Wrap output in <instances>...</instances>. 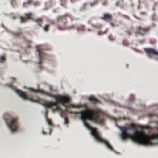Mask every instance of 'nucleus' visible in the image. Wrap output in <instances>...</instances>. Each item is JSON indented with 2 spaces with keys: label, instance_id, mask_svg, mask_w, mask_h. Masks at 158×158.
<instances>
[{
  "label": "nucleus",
  "instance_id": "1",
  "mask_svg": "<svg viewBox=\"0 0 158 158\" xmlns=\"http://www.w3.org/2000/svg\"><path fill=\"white\" fill-rule=\"evenodd\" d=\"M106 115L105 113L98 109H96L94 111L88 110L81 113V118L85 126L88 129L90 130L91 134L96 139L98 142L104 143L109 149L112 150V146L107 141L101 137L97 129L92 128L85 121L86 120H89L96 123L103 125L104 123V118L101 116Z\"/></svg>",
  "mask_w": 158,
  "mask_h": 158
},
{
  "label": "nucleus",
  "instance_id": "2",
  "mask_svg": "<svg viewBox=\"0 0 158 158\" xmlns=\"http://www.w3.org/2000/svg\"><path fill=\"white\" fill-rule=\"evenodd\" d=\"M121 129L122 133L120 136L123 140L129 138L138 144L150 145L152 144V139H158V133L152 136H149L142 131H137L136 126L133 124H131L127 127H122Z\"/></svg>",
  "mask_w": 158,
  "mask_h": 158
},
{
  "label": "nucleus",
  "instance_id": "3",
  "mask_svg": "<svg viewBox=\"0 0 158 158\" xmlns=\"http://www.w3.org/2000/svg\"><path fill=\"white\" fill-rule=\"evenodd\" d=\"M41 92L47 96L54 98L56 103L51 102H44L43 104L47 108H50L53 110H57L59 109L57 103L61 104L63 106L66 108H79L81 106L78 105H74L70 102V97L68 95H61L59 94L55 95L52 92H47L41 91Z\"/></svg>",
  "mask_w": 158,
  "mask_h": 158
},
{
  "label": "nucleus",
  "instance_id": "4",
  "mask_svg": "<svg viewBox=\"0 0 158 158\" xmlns=\"http://www.w3.org/2000/svg\"><path fill=\"white\" fill-rule=\"evenodd\" d=\"M5 116H7L8 117V118H6L5 116L4 119L6 122L11 131L15 132L19 127L18 118L16 117L14 118L10 117L8 114H7Z\"/></svg>",
  "mask_w": 158,
  "mask_h": 158
},
{
  "label": "nucleus",
  "instance_id": "5",
  "mask_svg": "<svg viewBox=\"0 0 158 158\" xmlns=\"http://www.w3.org/2000/svg\"><path fill=\"white\" fill-rule=\"evenodd\" d=\"M9 86L11 88L14 89L15 91L23 99L28 100L34 102H40V100L39 98H37L35 100H34L31 97L27 96V95L24 92L17 89L15 88L11 84Z\"/></svg>",
  "mask_w": 158,
  "mask_h": 158
},
{
  "label": "nucleus",
  "instance_id": "6",
  "mask_svg": "<svg viewBox=\"0 0 158 158\" xmlns=\"http://www.w3.org/2000/svg\"><path fill=\"white\" fill-rule=\"evenodd\" d=\"M25 17H20L21 22L24 23L29 19H31L34 21L36 22L39 26L41 27L42 23V21L41 19L38 18H33L32 15L31 13L25 14Z\"/></svg>",
  "mask_w": 158,
  "mask_h": 158
},
{
  "label": "nucleus",
  "instance_id": "7",
  "mask_svg": "<svg viewBox=\"0 0 158 158\" xmlns=\"http://www.w3.org/2000/svg\"><path fill=\"white\" fill-rule=\"evenodd\" d=\"M42 51L43 50H36L37 53L38 54L39 56V60L37 62V64L39 65V67L40 69H41L42 68L41 64L43 62L45 56V53Z\"/></svg>",
  "mask_w": 158,
  "mask_h": 158
},
{
  "label": "nucleus",
  "instance_id": "8",
  "mask_svg": "<svg viewBox=\"0 0 158 158\" xmlns=\"http://www.w3.org/2000/svg\"><path fill=\"white\" fill-rule=\"evenodd\" d=\"M150 29L149 27H137V32L141 35H143L148 32Z\"/></svg>",
  "mask_w": 158,
  "mask_h": 158
},
{
  "label": "nucleus",
  "instance_id": "9",
  "mask_svg": "<svg viewBox=\"0 0 158 158\" xmlns=\"http://www.w3.org/2000/svg\"><path fill=\"white\" fill-rule=\"evenodd\" d=\"M145 52L149 57H151L152 55H158V51L157 52L156 50H145Z\"/></svg>",
  "mask_w": 158,
  "mask_h": 158
},
{
  "label": "nucleus",
  "instance_id": "10",
  "mask_svg": "<svg viewBox=\"0 0 158 158\" xmlns=\"http://www.w3.org/2000/svg\"><path fill=\"white\" fill-rule=\"evenodd\" d=\"M101 19L110 22L112 19V16L109 14L105 13L103 15V16L101 17Z\"/></svg>",
  "mask_w": 158,
  "mask_h": 158
},
{
  "label": "nucleus",
  "instance_id": "11",
  "mask_svg": "<svg viewBox=\"0 0 158 158\" xmlns=\"http://www.w3.org/2000/svg\"><path fill=\"white\" fill-rule=\"evenodd\" d=\"M88 99L93 104H95L97 103H98L99 102V101L98 99L95 98L94 96H91L89 97Z\"/></svg>",
  "mask_w": 158,
  "mask_h": 158
},
{
  "label": "nucleus",
  "instance_id": "12",
  "mask_svg": "<svg viewBox=\"0 0 158 158\" xmlns=\"http://www.w3.org/2000/svg\"><path fill=\"white\" fill-rule=\"evenodd\" d=\"M78 31H84L85 30V26L83 25H81L77 27Z\"/></svg>",
  "mask_w": 158,
  "mask_h": 158
},
{
  "label": "nucleus",
  "instance_id": "13",
  "mask_svg": "<svg viewBox=\"0 0 158 158\" xmlns=\"http://www.w3.org/2000/svg\"><path fill=\"white\" fill-rule=\"evenodd\" d=\"M5 55H3L0 57V62L2 63L5 60Z\"/></svg>",
  "mask_w": 158,
  "mask_h": 158
},
{
  "label": "nucleus",
  "instance_id": "14",
  "mask_svg": "<svg viewBox=\"0 0 158 158\" xmlns=\"http://www.w3.org/2000/svg\"><path fill=\"white\" fill-rule=\"evenodd\" d=\"M21 35V32L19 31L14 33L13 34L15 37H18L19 36Z\"/></svg>",
  "mask_w": 158,
  "mask_h": 158
},
{
  "label": "nucleus",
  "instance_id": "15",
  "mask_svg": "<svg viewBox=\"0 0 158 158\" xmlns=\"http://www.w3.org/2000/svg\"><path fill=\"white\" fill-rule=\"evenodd\" d=\"M46 121L48 124L50 126H52V122L51 120L48 119V118H46Z\"/></svg>",
  "mask_w": 158,
  "mask_h": 158
},
{
  "label": "nucleus",
  "instance_id": "16",
  "mask_svg": "<svg viewBox=\"0 0 158 158\" xmlns=\"http://www.w3.org/2000/svg\"><path fill=\"white\" fill-rule=\"evenodd\" d=\"M58 27L59 29L64 30L65 28V24L64 23L63 25L61 26H58Z\"/></svg>",
  "mask_w": 158,
  "mask_h": 158
},
{
  "label": "nucleus",
  "instance_id": "17",
  "mask_svg": "<svg viewBox=\"0 0 158 158\" xmlns=\"http://www.w3.org/2000/svg\"><path fill=\"white\" fill-rule=\"evenodd\" d=\"M66 15H63L62 16L59 17L58 18V20H61L62 19H65V16Z\"/></svg>",
  "mask_w": 158,
  "mask_h": 158
},
{
  "label": "nucleus",
  "instance_id": "18",
  "mask_svg": "<svg viewBox=\"0 0 158 158\" xmlns=\"http://www.w3.org/2000/svg\"><path fill=\"white\" fill-rule=\"evenodd\" d=\"M33 5L35 6H38L40 5V3L38 1H35L33 2Z\"/></svg>",
  "mask_w": 158,
  "mask_h": 158
},
{
  "label": "nucleus",
  "instance_id": "19",
  "mask_svg": "<svg viewBox=\"0 0 158 158\" xmlns=\"http://www.w3.org/2000/svg\"><path fill=\"white\" fill-rule=\"evenodd\" d=\"M129 44V43L126 40H124L123 42V44L125 46H127Z\"/></svg>",
  "mask_w": 158,
  "mask_h": 158
},
{
  "label": "nucleus",
  "instance_id": "20",
  "mask_svg": "<svg viewBox=\"0 0 158 158\" xmlns=\"http://www.w3.org/2000/svg\"><path fill=\"white\" fill-rule=\"evenodd\" d=\"M48 25H46L44 27V31H48Z\"/></svg>",
  "mask_w": 158,
  "mask_h": 158
},
{
  "label": "nucleus",
  "instance_id": "21",
  "mask_svg": "<svg viewBox=\"0 0 158 158\" xmlns=\"http://www.w3.org/2000/svg\"><path fill=\"white\" fill-rule=\"evenodd\" d=\"M29 2H25L23 4V6L24 7H27L29 5Z\"/></svg>",
  "mask_w": 158,
  "mask_h": 158
},
{
  "label": "nucleus",
  "instance_id": "22",
  "mask_svg": "<svg viewBox=\"0 0 158 158\" xmlns=\"http://www.w3.org/2000/svg\"><path fill=\"white\" fill-rule=\"evenodd\" d=\"M29 90L31 92H37V91L36 90H35L33 89L32 88H29Z\"/></svg>",
  "mask_w": 158,
  "mask_h": 158
},
{
  "label": "nucleus",
  "instance_id": "23",
  "mask_svg": "<svg viewBox=\"0 0 158 158\" xmlns=\"http://www.w3.org/2000/svg\"><path fill=\"white\" fill-rule=\"evenodd\" d=\"M62 6H64V5H63V3L65 2L66 0H60Z\"/></svg>",
  "mask_w": 158,
  "mask_h": 158
},
{
  "label": "nucleus",
  "instance_id": "24",
  "mask_svg": "<svg viewBox=\"0 0 158 158\" xmlns=\"http://www.w3.org/2000/svg\"><path fill=\"white\" fill-rule=\"evenodd\" d=\"M107 4V2L106 1H105L103 2V4L104 5H106Z\"/></svg>",
  "mask_w": 158,
  "mask_h": 158
},
{
  "label": "nucleus",
  "instance_id": "25",
  "mask_svg": "<svg viewBox=\"0 0 158 158\" xmlns=\"http://www.w3.org/2000/svg\"><path fill=\"white\" fill-rule=\"evenodd\" d=\"M109 39L110 40H113V38L111 36H109Z\"/></svg>",
  "mask_w": 158,
  "mask_h": 158
},
{
  "label": "nucleus",
  "instance_id": "26",
  "mask_svg": "<svg viewBox=\"0 0 158 158\" xmlns=\"http://www.w3.org/2000/svg\"><path fill=\"white\" fill-rule=\"evenodd\" d=\"M11 79L12 80L14 81H15V78L12 77V78H11Z\"/></svg>",
  "mask_w": 158,
  "mask_h": 158
},
{
  "label": "nucleus",
  "instance_id": "27",
  "mask_svg": "<svg viewBox=\"0 0 158 158\" xmlns=\"http://www.w3.org/2000/svg\"><path fill=\"white\" fill-rule=\"evenodd\" d=\"M68 121V120L66 118H65V123H66Z\"/></svg>",
  "mask_w": 158,
  "mask_h": 158
},
{
  "label": "nucleus",
  "instance_id": "28",
  "mask_svg": "<svg viewBox=\"0 0 158 158\" xmlns=\"http://www.w3.org/2000/svg\"><path fill=\"white\" fill-rule=\"evenodd\" d=\"M50 23L51 24H54V21H51L50 22Z\"/></svg>",
  "mask_w": 158,
  "mask_h": 158
},
{
  "label": "nucleus",
  "instance_id": "29",
  "mask_svg": "<svg viewBox=\"0 0 158 158\" xmlns=\"http://www.w3.org/2000/svg\"><path fill=\"white\" fill-rule=\"evenodd\" d=\"M127 32V33H128V34L129 35H130L131 34V32L130 31H128Z\"/></svg>",
  "mask_w": 158,
  "mask_h": 158
},
{
  "label": "nucleus",
  "instance_id": "30",
  "mask_svg": "<svg viewBox=\"0 0 158 158\" xmlns=\"http://www.w3.org/2000/svg\"><path fill=\"white\" fill-rule=\"evenodd\" d=\"M73 26H71L69 28H73Z\"/></svg>",
  "mask_w": 158,
  "mask_h": 158
},
{
  "label": "nucleus",
  "instance_id": "31",
  "mask_svg": "<svg viewBox=\"0 0 158 158\" xmlns=\"http://www.w3.org/2000/svg\"><path fill=\"white\" fill-rule=\"evenodd\" d=\"M149 49V48H147V49Z\"/></svg>",
  "mask_w": 158,
  "mask_h": 158
},
{
  "label": "nucleus",
  "instance_id": "32",
  "mask_svg": "<svg viewBox=\"0 0 158 158\" xmlns=\"http://www.w3.org/2000/svg\"><path fill=\"white\" fill-rule=\"evenodd\" d=\"M42 133H43V134H45L44 132V131H42Z\"/></svg>",
  "mask_w": 158,
  "mask_h": 158
}]
</instances>
